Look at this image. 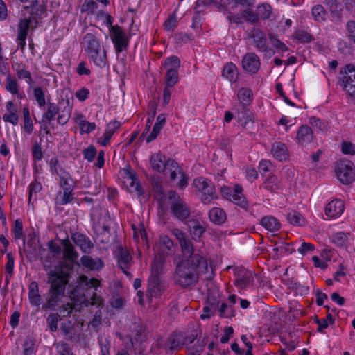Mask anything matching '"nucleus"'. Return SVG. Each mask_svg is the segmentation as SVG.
<instances>
[{"mask_svg":"<svg viewBox=\"0 0 355 355\" xmlns=\"http://www.w3.org/2000/svg\"><path fill=\"white\" fill-rule=\"evenodd\" d=\"M150 105H152V108L150 110V112L148 114V119L146 121V125L144 128V132H148L151 127V125L153 122L154 118L156 115V109H157V103L156 102H151Z\"/></svg>","mask_w":355,"mask_h":355,"instance_id":"49530a36","label":"nucleus"},{"mask_svg":"<svg viewBox=\"0 0 355 355\" xmlns=\"http://www.w3.org/2000/svg\"><path fill=\"white\" fill-rule=\"evenodd\" d=\"M223 76L231 83H235L238 79V71L236 65L232 62L225 65L222 72Z\"/></svg>","mask_w":355,"mask_h":355,"instance_id":"a878e982","label":"nucleus"},{"mask_svg":"<svg viewBox=\"0 0 355 355\" xmlns=\"http://www.w3.org/2000/svg\"><path fill=\"white\" fill-rule=\"evenodd\" d=\"M165 78L166 87H173L178 83L179 79L178 70L167 69V73Z\"/></svg>","mask_w":355,"mask_h":355,"instance_id":"ea45409f","label":"nucleus"},{"mask_svg":"<svg viewBox=\"0 0 355 355\" xmlns=\"http://www.w3.org/2000/svg\"><path fill=\"white\" fill-rule=\"evenodd\" d=\"M29 18L34 21L35 24L32 27V31H33L37 28L38 24L37 19H41L43 16H47V6L45 3H42L35 9L29 10Z\"/></svg>","mask_w":355,"mask_h":355,"instance_id":"6ab92c4d","label":"nucleus"},{"mask_svg":"<svg viewBox=\"0 0 355 355\" xmlns=\"http://www.w3.org/2000/svg\"><path fill=\"white\" fill-rule=\"evenodd\" d=\"M177 23V19L175 13L171 15L164 23V26L166 31L168 32L173 31Z\"/></svg>","mask_w":355,"mask_h":355,"instance_id":"13d9d810","label":"nucleus"},{"mask_svg":"<svg viewBox=\"0 0 355 355\" xmlns=\"http://www.w3.org/2000/svg\"><path fill=\"white\" fill-rule=\"evenodd\" d=\"M51 277L47 279V283L51 285L50 288L48 291L47 295L49 297L46 300V302L43 304L42 309L46 310L48 309L55 310V306L58 304V302L65 295V289L64 284L59 282L56 284L55 281L58 279L55 273L51 274Z\"/></svg>","mask_w":355,"mask_h":355,"instance_id":"7ed1b4c3","label":"nucleus"},{"mask_svg":"<svg viewBox=\"0 0 355 355\" xmlns=\"http://www.w3.org/2000/svg\"><path fill=\"white\" fill-rule=\"evenodd\" d=\"M74 186H69V188L63 189V195L60 200L57 199V204L64 205L72 202L74 199L73 196V191Z\"/></svg>","mask_w":355,"mask_h":355,"instance_id":"f704fd0d","label":"nucleus"},{"mask_svg":"<svg viewBox=\"0 0 355 355\" xmlns=\"http://www.w3.org/2000/svg\"><path fill=\"white\" fill-rule=\"evenodd\" d=\"M34 342L30 338H27L24 343V355H32L34 350Z\"/></svg>","mask_w":355,"mask_h":355,"instance_id":"338daca9","label":"nucleus"},{"mask_svg":"<svg viewBox=\"0 0 355 355\" xmlns=\"http://www.w3.org/2000/svg\"><path fill=\"white\" fill-rule=\"evenodd\" d=\"M209 218L212 223L221 225L226 220V214L221 208L214 207L209 212Z\"/></svg>","mask_w":355,"mask_h":355,"instance_id":"b1692460","label":"nucleus"},{"mask_svg":"<svg viewBox=\"0 0 355 355\" xmlns=\"http://www.w3.org/2000/svg\"><path fill=\"white\" fill-rule=\"evenodd\" d=\"M184 344L183 336L178 334L173 333L168 338L164 348L166 352L175 351L181 349Z\"/></svg>","mask_w":355,"mask_h":355,"instance_id":"ddd939ff","label":"nucleus"},{"mask_svg":"<svg viewBox=\"0 0 355 355\" xmlns=\"http://www.w3.org/2000/svg\"><path fill=\"white\" fill-rule=\"evenodd\" d=\"M258 13L261 19H268L271 15V6L268 3L259 6Z\"/></svg>","mask_w":355,"mask_h":355,"instance_id":"6e6d98bb","label":"nucleus"},{"mask_svg":"<svg viewBox=\"0 0 355 355\" xmlns=\"http://www.w3.org/2000/svg\"><path fill=\"white\" fill-rule=\"evenodd\" d=\"M32 155L33 159L37 161L41 160L43 157L41 145L37 142H35L32 146Z\"/></svg>","mask_w":355,"mask_h":355,"instance_id":"69168bd1","label":"nucleus"},{"mask_svg":"<svg viewBox=\"0 0 355 355\" xmlns=\"http://www.w3.org/2000/svg\"><path fill=\"white\" fill-rule=\"evenodd\" d=\"M234 285L240 289H245L254 285V277L252 272L244 268H236Z\"/></svg>","mask_w":355,"mask_h":355,"instance_id":"0eeeda50","label":"nucleus"},{"mask_svg":"<svg viewBox=\"0 0 355 355\" xmlns=\"http://www.w3.org/2000/svg\"><path fill=\"white\" fill-rule=\"evenodd\" d=\"M344 73L345 75L342 78V83L347 82L351 80H355V66L353 64H347L344 69L343 71L341 69L340 73Z\"/></svg>","mask_w":355,"mask_h":355,"instance_id":"79ce46f5","label":"nucleus"},{"mask_svg":"<svg viewBox=\"0 0 355 355\" xmlns=\"http://www.w3.org/2000/svg\"><path fill=\"white\" fill-rule=\"evenodd\" d=\"M47 109L44 114L42 115V122L44 123L46 121L50 122L53 120L55 115L59 114L60 107H58L55 104L51 102L46 103Z\"/></svg>","mask_w":355,"mask_h":355,"instance_id":"cd10ccee","label":"nucleus"},{"mask_svg":"<svg viewBox=\"0 0 355 355\" xmlns=\"http://www.w3.org/2000/svg\"><path fill=\"white\" fill-rule=\"evenodd\" d=\"M121 126V123L117 121H113L109 123L107 125L106 130L103 135V138L98 139V143L102 146H106L109 143L112 136L114 134L115 131Z\"/></svg>","mask_w":355,"mask_h":355,"instance_id":"a211bd4d","label":"nucleus"},{"mask_svg":"<svg viewBox=\"0 0 355 355\" xmlns=\"http://www.w3.org/2000/svg\"><path fill=\"white\" fill-rule=\"evenodd\" d=\"M34 97L40 107H43L46 105L45 95L42 89L40 87H35L33 90Z\"/></svg>","mask_w":355,"mask_h":355,"instance_id":"603ef678","label":"nucleus"},{"mask_svg":"<svg viewBox=\"0 0 355 355\" xmlns=\"http://www.w3.org/2000/svg\"><path fill=\"white\" fill-rule=\"evenodd\" d=\"M80 279L81 283L85 284L88 288H94L96 289V288L100 286L99 280L95 278L89 279L85 275H81Z\"/></svg>","mask_w":355,"mask_h":355,"instance_id":"5fc2aeb1","label":"nucleus"},{"mask_svg":"<svg viewBox=\"0 0 355 355\" xmlns=\"http://www.w3.org/2000/svg\"><path fill=\"white\" fill-rule=\"evenodd\" d=\"M76 122L78 123L82 134L83 132L89 134L94 130L96 127L95 123H90L86 120H80L79 122Z\"/></svg>","mask_w":355,"mask_h":355,"instance_id":"3c124183","label":"nucleus"},{"mask_svg":"<svg viewBox=\"0 0 355 355\" xmlns=\"http://www.w3.org/2000/svg\"><path fill=\"white\" fill-rule=\"evenodd\" d=\"M28 299L30 303L35 306H40L42 304V297L39 293L38 284L35 281L30 283L28 286Z\"/></svg>","mask_w":355,"mask_h":355,"instance_id":"2eb2a0df","label":"nucleus"},{"mask_svg":"<svg viewBox=\"0 0 355 355\" xmlns=\"http://www.w3.org/2000/svg\"><path fill=\"white\" fill-rule=\"evenodd\" d=\"M261 225L267 230L272 232L278 231L281 227L279 220L272 216L263 217L261 220Z\"/></svg>","mask_w":355,"mask_h":355,"instance_id":"393cba45","label":"nucleus"},{"mask_svg":"<svg viewBox=\"0 0 355 355\" xmlns=\"http://www.w3.org/2000/svg\"><path fill=\"white\" fill-rule=\"evenodd\" d=\"M84 158L88 162H92L96 155V149L94 145H90L88 148L83 150Z\"/></svg>","mask_w":355,"mask_h":355,"instance_id":"bf43d9fd","label":"nucleus"},{"mask_svg":"<svg viewBox=\"0 0 355 355\" xmlns=\"http://www.w3.org/2000/svg\"><path fill=\"white\" fill-rule=\"evenodd\" d=\"M72 102H73V98H71V100L69 98H62L59 103H58V107H60V112L61 113H65L67 108H69V114H71L72 112Z\"/></svg>","mask_w":355,"mask_h":355,"instance_id":"4d7b16f0","label":"nucleus"},{"mask_svg":"<svg viewBox=\"0 0 355 355\" xmlns=\"http://www.w3.org/2000/svg\"><path fill=\"white\" fill-rule=\"evenodd\" d=\"M296 138L300 144L310 143L313 139L312 129L307 125H302L297 132Z\"/></svg>","mask_w":355,"mask_h":355,"instance_id":"dca6fc26","label":"nucleus"},{"mask_svg":"<svg viewBox=\"0 0 355 355\" xmlns=\"http://www.w3.org/2000/svg\"><path fill=\"white\" fill-rule=\"evenodd\" d=\"M33 23H34V21L29 17L19 19L17 25V36H20V37L22 36L27 37L29 29H32V27L34 26H31Z\"/></svg>","mask_w":355,"mask_h":355,"instance_id":"bb28decb","label":"nucleus"},{"mask_svg":"<svg viewBox=\"0 0 355 355\" xmlns=\"http://www.w3.org/2000/svg\"><path fill=\"white\" fill-rule=\"evenodd\" d=\"M71 240L84 254H90L94 248V243L90 239L82 233L78 232L73 233Z\"/></svg>","mask_w":355,"mask_h":355,"instance_id":"6e6552de","label":"nucleus"},{"mask_svg":"<svg viewBox=\"0 0 355 355\" xmlns=\"http://www.w3.org/2000/svg\"><path fill=\"white\" fill-rule=\"evenodd\" d=\"M263 187L268 191H274L278 188V178L272 175L263 182Z\"/></svg>","mask_w":355,"mask_h":355,"instance_id":"09e8293b","label":"nucleus"},{"mask_svg":"<svg viewBox=\"0 0 355 355\" xmlns=\"http://www.w3.org/2000/svg\"><path fill=\"white\" fill-rule=\"evenodd\" d=\"M166 123V118L164 114H159L156 119V123L153 126L152 132L146 138V142L150 143L156 139L161 130Z\"/></svg>","mask_w":355,"mask_h":355,"instance_id":"4be33fe9","label":"nucleus"},{"mask_svg":"<svg viewBox=\"0 0 355 355\" xmlns=\"http://www.w3.org/2000/svg\"><path fill=\"white\" fill-rule=\"evenodd\" d=\"M201 193L203 196L202 201L205 204L210 202L211 199L214 198L215 188L210 181L205 188V190H202Z\"/></svg>","mask_w":355,"mask_h":355,"instance_id":"4c0bfd02","label":"nucleus"},{"mask_svg":"<svg viewBox=\"0 0 355 355\" xmlns=\"http://www.w3.org/2000/svg\"><path fill=\"white\" fill-rule=\"evenodd\" d=\"M344 211V202L341 200H334L325 208V214L329 218H337Z\"/></svg>","mask_w":355,"mask_h":355,"instance_id":"9b49d317","label":"nucleus"},{"mask_svg":"<svg viewBox=\"0 0 355 355\" xmlns=\"http://www.w3.org/2000/svg\"><path fill=\"white\" fill-rule=\"evenodd\" d=\"M294 37L303 43H309L314 39L312 35L304 30H297L295 32Z\"/></svg>","mask_w":355,"mask_h":355,"instance_id":"c03bdc74","label":"nucleus"},{"mask_svg":"<svg viewBox=\"0 0 355 355\" xmlns=\"http://www.w3.org/2000/svg\"><path fill=\"white\" fill-rule=\"evenodd\" d=\"M80 261L84 268L90 270H99L104 266V263L100 258L93 259L89 255H83Z\"/></svg>","mask_w":355,"mask_h":355,"instance_id":"4468645a","label":"nucleus"},{"mask_svg":"<svg viewBox=\"0 0 355 355\" xmlns=\"http://www.w3.org/2000/svg\"><path fill=\"white\" fill-rule=\"evenodd\" d=\"M268 37L270 40L272 45L275 48L281 50L282 51H288V48L282 42L277 39L275 35L270 33L268 35Z\"/></svg>","mask_w":355,"mask_h":355,"instance_id":"864d4df0","label":"nucleus"},{"mask_svg":"<svg viewBox=\"0 0 355 355\" xmlns=\"http://www.w3.org/2000/svg\"><path fill=\"white\" fill-rule=\"evenodd\" d=\"M182 252V259H192L194 255H200L199 253H196L193 249V245L192 242L186 236L183 240L179 242Z\"/></svg>","mask_w":355,"mask_h":355,"instance_id":"aec40b11","label":"nucleus"},{"mask_svg":"<svg viewBox=\"0 0 355 355\" xmlns=\"http://www.w3.org/2000/svg\"><path fill=\"white\" fill-rule=\"evenodd\" d=\"M164 66L166 69L178 70L180 67V60L175 55L171 56L164 60Z\"/></svg>","mask_w":355,"mask_h":355,"instance_id":"37998d69","label":"nucleus"},{"mask_svg":"<svg viewBox=\"0 0 355 355\" xmlns=\"http://www.w3.org/2000/svg\"><path fill=\"white\" fill-rule=\"evenodd\" d=\"M83 42L86 44L85 51L89 55L101 51V44L97 37L92 33H87L83 37Z\"/></svg>","mask_w":355,"mask_h":355,"instance_id":"f8f14e48","label":"nucleus"},{"mask_svg":"<svg viewBox=\"0 0 355 355\" xmlns=\"http://www.w3.org/2000/svg\"><path fill=\"white\" fill-rule=\"evenodd\" d=\"M272 151L274 157L280 161L285 160L288 157L286 147L285 144L282 142L275 143L272 145Z\"/></svg>","mask_w":355,"mask_h":355,"instance_id":"c756f323","label":"nucleus"},{"mask_svg":"<svg viewBox=\"0 0 355 355\" xmlns=\"http://www.w3.org/2000/svg\"><path fill=\"white\" fill-rule=\"evenodd\" d=\"M148 291L151 297H157L161 293L159 277H150Z\"/></svg>","mask_w":355,"mask_h":355,"instance_id":"c85d7f7f","label":"nucleus"},{"mask_svg":"<svg viewBox=\"0 0 355 355\" xmlns=\"http://www.w3.org/2000/svg\"><path fill=\"white\" fill-rule=\"evenodd\" d=\"M98 4L94 0H85L81 6V12L94 13Z\"/></svg>","mask_w":355,"mask_h":355,"instance_id":"8fccbe9b","label":"nucleus"},{"mask_svg":"<svg viewBox=\"0 0 355 355\" xmlns=\"http://www.w3.org/2000/svg\"><path fill=\"white\" fill-rule=\"evenodd\" d=\"M55 273L56 277H58V279H56V284H58L60 282L64 284V287L66 288V285L68 284V278L69 277V273L68 272L64 271L62 269H60L59 270H50L47 275L48 279L51 277V274Z\"/></svg>","mask_w":355,"mask_h":355,"instance_id":"e433bc0d","label":"nucleus"},{"mask_svg":"<svg viewBox=\"0 0 355 355\" xmlns=\"http://www.w3.org/2000/svg\"><path fill=\"white\" fill-rule=\"evenodd\" d=\"M110 33L116 53H120L127 49L129 40L121 26L115 25L114 27H111Z\"/></svg>","mask_w":355,"mask_h":355,"instance_id":"39448f33","label":"nucleus"},{"mask_svg":"<svg viewBox=\"0 0 355 355\" xmlns=\"http://www.w3.org/2000/svg\"><path fill=\"white\" fill-rule=\"evenodd\" d=\"M17 76L19 79H25L26 82L31 87L35 83L32 78L31 72L26 69L25 65H22L21 70H17Z\"/></svg>","mask_w":355,"mask_h":355,"instance_id":"de8ad7c7","label":"nucleus"},{"mask_svg":"<svg viewBox=\"0 0 355 355\" xmlns=\"http://www.w3.org/2000/svg\"><path fill=\"white\" fill-rule=\"evenodd\" d=\"M248 35L253 40L254 45L259 51L265 53L269 52L270 49L266 44L267 38L261 31L259 29H254L248 34Z\"/></svg>","mask_w":355,"mask_h":355,"instance_id":"1a4fd4ad","label":"nucleus"},{"mask_svg":"<svg viewBox=\"0 0 355 355\" xmlns=\"http://www.w3.org/2000/svg\"><path fill=\"white\" fill-rule=\"evenodd\" d=\"M242 66L248 72L256 73L260 67L259 58L254 53H248L242 60Z\"/></svg>","mask_w":355,"mask_h":355,"instance_id":"9d476101","label":"nucleus"},{"mask_svg":"<svg viewBox=\"0 0 355 355\" xmlns=\"http://www.w3.org/2000/svg\"><path fill=\"white\" fill-rule=\"evenodd\" d=\"M6 89L10 92L12 94H19V85L15 78H12L10 74L6 77Z\"/></svg>","mask_w":355,"mask_h":355,"instance_id":"a19ab883","label":"nucleus"},{"mask_svg":"<svg viewBox=\"0 0 355 355\" xmlns=\"http://www.w3.org/2000/svg\"><path fill=\"white\" fill-rule=\"evenodd\" d=\"M286 217L288 222L293 225L302 226L305 223L302 216L295 210L288 212Z\"/></svg>","mask_w":355,"mask_h":355,"instance_id":"473e14b6","label":"nucleus"},{"mask_svg":"<svg viewBox=\"0 0 355 355\" xmlns=\"http://www.w3.org/2000/svg\"><path fill=\"white\" fill-rule=\"evenodd\" d=\"M58 318L59 315L58 313H51L47 318V322L52 332L55 331L58 329Z\"/></svg>","mask_w":355,"mask_h":355,"instance_id":"052dcab7","label":"nucleus"},{"mask_svg":"<svg viewBox=\"0 0 355 355\" xmlns=\"http://www.w3.org/2000/svg\"><path fill=\"white\" fill-rule=\"evenodd\" d=\"M131 260V256L128 251L120 248V252L118 256V262L120 268H123Z\"/></svg>","mask_w":355,"mask_h":355,"instance_id":"a18cd8bd","label":"nucleus"},{"mask_svg":"<svg viewBox=\"0 0 355 355\" xmlns=\"http://www.w3.org/2000/svg\"><path fill=\"white\" fill-rule=\"evenodd\" d=\"M187 224L193 239H200L206 231V228L201 225L200 222L196 219L189 220L187 221Z\"/></svg>","mask_w":355,"mask_h":355,"instance_id":"412c9836","label":"nucleus"},{"mask_svg":"<svg viewBox=\"0 0 355 355\" xmlns=\"http://www.w3.org/2000/svg\"><path fill=\"white\" fill-rule=\"evenodd\" d=\"M252 92L250 89L241 88L238 92V98L243 105H248L252 101Z\"/></svg>","mask_w":355,"mask_h":355,"instance_id":"c9c22d12","label":"nucleus"},{"mask_svg":"<svg viewBox=\"0 0 355 355\" xmlns=\"http://www.w3.org/2000/svg\"><path fill=\"white\" fill-rule=\"evenodd\" d=\"M15 239H19L23 235V223L20 219L15 221L14 228L12 230Z\"/></svg>","mask_w":355,"mask_h":355,"instance_id":"e2e57ef3","label":"nucleus"},{"mask_svg":"<svg viewBox=\"0 0 355 355\" xmlns=\"http://www.w3.org/2000/svg\"><path fill=\"white\" fill-rule=\"evenodd\" d=\"M166 157L162 153L153 154L150 159V164L153 170L161 172L165 170Z\"/></svg>","mask_w":355,"mask_h":355,"instance_id":"5701e85b","label":"nucleus"},{"mask_svg":"<svg viewBox=\"0 0 355 355\" xmlns=\"http://www.w3.org/2000/svg\"><path fill=\"white\" fill-rule=\"evenodd\" d=\"M349 233H345L343 232L334 233L331 236V241L337 247L345 246L349 240Z\"/></svg>","mask_w":355,"mask_h":355,"instance_id":"7c9ffc66","label":"nucleus"},{"mask_svg":"<svg viewBox=\"0 0 355 355\" xmlns=\"http://www.w3.org/2000/svg\"><path fill=\"white\" fill-rule=\"evenodd\" d=\"M207 259L202 255H194L192 259H182L176 265L174 279L182 288L196 284L199 276L208 272Z\"/></svg>","mask_w":355,"mask_h":355,"instance_id":"f257e3e1","label":"nucleus"},{"mask_svg":"<svg viewBox=\"0 0 355 355\" xmlns=\"http://www.w3.org/2000/svg\"><path fill=\"white\" fill-rule=\"evenodd\" d=\"M61 244L64 248V258L67 259L63 267L67 268L68 270H73L75 264L79 266L80 263L76 261L78 253L76 251L70 241L68 239H62L61 240Z\"/></svg>","mask_w":355,"mask_h":355,"instance_id":"423d86ee","label":"nucleus"},{"mask_svg":"<svg viewBox=\"0 0 355 355\" xmlns=\"http://www.w3.org/2000/svg\"><path fill=\"white\" fill-rule=\"evenodd\" d=\"M242 16L248 21L252 23H256L259 21L258 15L252 10L246 9L242 12Z\"/></svg>","mask_w":355,"mask_h":355,"instance_id":"0e129e2a","label":"nucleus"},{"mask_svg":"<svg viewBox=\"0 0 355 355\" xmlns=\"http://www.w3.org/2000/svg\"><path fill=\"white\" fill-rule=\"evenodd\" d=\"M312 15L315 21L322 22L326 20L327 13L322 6L316 5L312 8Z\"/></svg>","mask_w":355,"mask_h":355,"instance_id":"72a5a7b5","label":"nucleus"},{"mask_svg":"<svg viewBox=\"0 0 355 355\" xmlns=\"http://www.w3.org/2000/svg\"><path fill=\"white\" fill-rule=\"evenodd\" d=\"M347 36L355 44V21L349 20L346 24Z\"/></svg>","mask_w":355,"mask_h":355,"instance_id":"680f3d73","label":"nucleus"},{"mask_svg":"<svg viewBox=\"0 0 355 355\" xmlns=\"http://www.w3.org/2000/svg\"><path fill=\"white\" fill-rule=\"evenodd\" d=\"M255 0H220L218 4V8L234 9L237 7L238 5L243 6L250 7L254 3Z\"/></svg>","mask_w":355,"mask_h":355,"instance_id":"f3484780","label":"nucleus"},{"mask_svg":"<svg viewBox=\"0 0 355 355\" xmlns=\"http://www.w3.org/2000/svg\"><path fill=\"white\" fill-rule=\"evenodd\" d=\"M101 51L89 55L93 62L96 65L100 67H104L107 64L106 51H103V55L100 54Z\"/></svg>","mask_w":355,"mask_h":355,"instance_id":"58836bf2","label":"nucleus"},{"mask_svg":"<svg viewBox=\"0 0 355 355\" xmlns=\"http://www.w3.org/2000/svg\"><path fill=\"white\" fill-rule=\"evenodd\" d=\"M341 151L346 155H354L355 146L351 142L343 141L341 145Z\"/></svg>","mask_w":355,"mask_h":355,"instance_id":"774afa93","label":"nucleus"},{"mask_svg":"<svg viewBox=\"0 0 355 355\" xmlns=\"http://www.w3.org/2000/svg\"><path fill=\"white\" fill-rule=\"evenodd\" d=\"M335 172L338 179L343 184H349L355 180V167L347 159H343L337 162Z\"/></svg>","mask_w":355,"mask_h":355,"instance_id":"20e7f679","label":"nucleus"},{"mask_svg":"<svg viewBox=\"0 0 355 355\" xmlns=\"http://www.w3.org/2000/svg\"><path fill=\"white\" fill-rule=\"evenodd\" d=\"M238 121L241 124L243 128H246L248 122L251 121L253 123L252 113L245 107H243L242 110L238 112L237 114Z\"/></svg>","mask_w":355,"mask_h":355,"instance_id":"2f4dec72","label":"nucleus"},{"mask_svg":"<svg viewBox=\"0 0 355 355\" xmlns=\"http://www.w3.org/2000/svg\"><path fill=\"white\" fill-rule=\"evenodd\" d=\"M168 198L171 216L182 222L187 220L191 215V208L187 202L173 190L168 191Z\"/></svg>","mask_w":355,"mask_h":355,"instance_id":"f03ea898","label":"nucleus"}]
</instances>
